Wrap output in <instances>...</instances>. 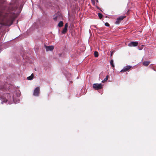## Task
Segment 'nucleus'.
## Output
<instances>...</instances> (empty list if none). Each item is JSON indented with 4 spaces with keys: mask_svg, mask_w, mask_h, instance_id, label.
<instances>
[{
    "mask_svg": "<svg viewBox=\"0 0 156 156\" xmlns=\"http://www.w3.org/2000/svg\"><path fill=\"white\" fill-rule=\"evenodd\" d=\"M17 7L18 6L16 3L11 4L9 7V9L10 10L14 11L16 10Z\"/></svg>",
    "mask_w": 156,
    "mask_h": 156,
    "instance_id": "nucleus-3",
    "label": "nucleus"
},
{
    "mask_svg": "<svg viewBox=\"0 0 156 156\" xmlns=\"http://www.w3.org/2000/svg\"><path fill=\"white\" fill-rule=\"evenodd\" d=\"M105 25L106 27H109L110 25L108 23H105Z\"/></svg>",
    "mask_w": 156,
    "mask_h": 156,
    "instance_id": "nucleus-18",
    "label": "nucleus"
},
{
    "mask_svg": "<svg viewBox=\"0 0 156 156\" xmlns=\"http://www.w3.org/2000/svg\"><path fill=\"white\" fill-rule=\"evenodd\" d=\"M150 61H144L143 62V65L145 66H147L150 63Z\"/></svg>",
    "mask_w": 156,
    "mask_h": 156,
    "instance_id": "nucleus-10",
    "label": "nucleus"
},
{
    "mask_svg": "<svg viewBox=\"0 0 156 156\" xmlns=\"http://www.w3.org/2000/svg\"><path fill=\"white\" fill-rule=\"evenodd\" d=\"M68 26V24H67V23H66L65 24L64 27L67 28Z\"/></svg>",
    "mask_w": 156,
    "mask_h": 156,
    "instance_id": "nucleus-19",
    "label": "nucleus"
},
{
    "mask_svg": "<svg viewBox=\"0 0 156 156\" xmlns=\"http://www.w3.org/2000/svg\"><path fill=\"white\" fill-rule=\"evenodd\" d=\"M67 28L64 27L62 31V33L63 34H65L67 32Z\"/></svg>",
    "mask_w": 156,
    "mask_h": 156,
    "instance_id": "nucleus-14",
    "label": "nucleus"
},
{
    "mask_svg": "<svg viewBox=\"0 0 156 156\" xmlns=\"http://www.w3.org/2000/svg\"><path fill=\"white\" fill-rule=\"evenodd\" d=\"M39 93L40 88L39 87H36L34 90L33 95L35 96H38L39 95Z\"/></svg>",
    "mask_w": 156,
    "mask_h": 156,
    "instance_id": "nucleus-5",
    "label": "nucleus"
},
{
    "mask_svg": "<svg viewBox=\"0 0 156 156\" xmlns=\"http://www.w3.org/2000/svg\"><path fill=\"white\" fill-rule=\"evenodd\" d=\"M114 52V51H113L111 52V56H112L113 55V54Z\"/></svg>",
    "mask_w": 156,
    "mask_h": 156,
    "instance_id": "nucleus-21",
    "label": "nucleus"
},
{
    "mask_svg": "<svg viewBox=\"0 0 156 156\" xmlns=\"http://www.w3.org/2000/svg\"><path fill=\"white\" fill-rule=\"evenodd\" d=\"M34 77V74L33 73H32L30 76H28L27 77V79L28 80H30L32 79Z\"/></svg>",
    "mask_w": 156,
    "mask_h": 156,
    "instance_id": "nucleus-12",
    "label": "nucleus"
},
{
    "mask_svg": "<svg viewBox=\"0 0 156 156\" xmlns=\"http://www.w3.org/2000/svg\"><path fill=\"white\" fill-rule=\"evenodd\" d=\"M6 0H0V20L2 21H4L7 20L9 22L10 24H8V23L6 24L7 26H10L12 23V17H10L8 19H7V17L9 15L6 14H5L2 12V10L3 9V5L2 4L5 2Z\"/></svg>",
    "mask_w": 156,
    "mask_h": 156,
    "instance_id": "nucleus-1",
    "label": "nucleus"
},
{
    "mask_svg": "<svg viewBox=\"0 0 156 156\" xmlns=\"http://www.w3.org/2000/svg\"><path fill=\"white\" fill-rule=\"evenodd\" d=\"M108 77H109V76L108 75L107 76L106 78H105L104 79V80L102 81V82L103 83H104L105 82H106L107 81V80H108Z\"/></svg>",
    "mask_w": 156,
    "mask_h": 156,
    "instance_id": "nucleus-15",
    "label": "nucleus"
},
{
    "mask_svg": "<svg viewBox=\"0 0 156 156\" xmlns=\"http://www.w3.org/2000/svg\"><path fill=\"white\" fill-rule=\"evenodd\" d=\"M44 47L47 51H52L54 48V46H47L46 45H44Z\"/></svg>",
    "mask_w": 156,
    "mask_h": 156,
    "instance_id": "nucleus-8",
    "label": "nucleus"
},
{
    "mask_svg": "<svg viewBox=\"0 0 156 156\" xmlns=\"http://www.w3.org/2000/svg\"><path fill=\"white\" fill-rule=\"evenodd\" d=\"M94 56L96 57H97L98 56V52L97 51H95L94 52Z\"/></svg>",
    "mask_w": 156,
    "mask_h": 156,
    "instance_id": "nucleus-16",
    "label": "nucleus"
},
{
    "mask_svg": "<svg viewBox=\"0 0 156 156\" xmlns=\"http://www.w3.org/2000/svg\"><path fill=\"white\" fill-rule=\"evenodd\" d=\"M93 88L95 90H98L102 89L103 87V85L101 83H94L93 85Z\"/></svg>",
    "mask_w": 156,
    "mask_h": 156,
    "instance_id": "nucleus-2",
    "label": "nucleus"
},
{
    "mask_svg": "<svg viewBox=\"0 0 156 156\" xmlns=\"http://www.w3.org/2000/svg\"><path fill=\"white\" fill-rule=\"evenodd\" d=\"M132 67L130 66H126L124 67L123 69H122L121 71V72H125L126 71H129L130 69H131V68Z\"/></svg>",
    "mask_w": 156,
    "mask_h": 156,
    "instance_id": "nucleus-6",
    "label": "nucleus"
},
{
    "mask_svg": "<svg viewBox=\"0 0 156 156\" xmlns=\"http://www.w3.org/2000/svg\"><path fill=\"white\" fill-rule=\"evenodd\" d=\"M98 16L100 18V19H101L103 17V15L101 13H98Z\"/></svg>",
    "mask_w": 156,
    "mask_h": 156,
    "instance_id": "nucleus-17",
    "label": "nucleus"
},
{
    "mask_svg": "<svg viewBox=\"0 0 156 156\" xmlns=\"http://www.w3.org/2000/svg\"><path fill=\"white\" fill-rule=\"evenodd\" d=\"M9 96H10V94H7V96L8 97Z\"/></svg>",
    "mask_w": 156,
    "mask_h": 156,
    "instance_id": "nucleus-23",
    "label": "nucleus"
},
{
    "mask_svg": "<svg viewBox=\"0 0 156 156\" xmlns=\"http://www.w3.org/2000/svg\"><path fill=\"white\" fill-rule=\"evenodd\" d=\"M7 99H4V100L3 101H3L5 103V102H7Z\"/></svg>",
    "mask_w": 156,
    "mask_h": 156,
    "instance_id": "nucleus-20",
    "label": "nucleus"
},
{
    "mask_svg": "<svg viewBox=\"0 0 156 156\" xmlns=\"http://www.w3.org/2000/svg\"><path fill=\"white\" fill-rule=\"evenodd\" d=\"M63 25V23L62 21H60L58 24V26L59 27H62Z\"/></svg>",
    "mask_w": 156,
    "mask_h": 156,
    "instance_id": "nucleus-13",
    "label": "nucleus"
},
{
    "mask_svg": "<svg viewBox=\"0 0 156 156\" xmlns=\"http://www.w3.org/2000/svg\"><path fill=\"white\" fill-rule=\"evenodd\" d=\"M60 16L59 15L56 14L53 16V20L55 21L59 20L60 19Z\"/></svg>",
    "mask_w": 156,
    "mask_h": 156,
    "instance_id": "nucleus-9",
    "label": "nucleus"
},
{
    "mask_svg": "<svg viewBox=\"0 0 156 156\" xmlns=\"http://www.w3.org/2000/svg\"><path fill=\"white\" fill-rule=\"evenodd\" d=\"M96 0V1L98 2V0Z\"/></svg>",
    "mask_w": 156,
    "mask_h": 156,
    "instance_id": "nucleus-24",
    "label": "nucleus"
},
{
    "mask_svg": "<svg viewBox=\"0 0 156 156\" xmlns=\"http://www.w3.org/2000/svg\"><path fill=\"white\" fill-rule=\"evenodd\" d=\"M110 64L113 67V69H114L115 68V65L113 63V61L112 59H111L110 61Z\"/></svg>",
    "mask_w": 156,
    "mask_h": 156,
    "instance_id": "nucleus-11",
    "label": "nucleus"
},
{
    "mask_svg": "<svg viewBox=\"0 0 156 156\" xmlns=\"http://www.w3.org/2000/svg\"><path fill=\"white\" fill-rule=\"evenodd\" d=\"M138 43L136 41H132L130 42L128 45L129 47H136L137 46Z\"/></svg>",
    "mask_w": 156,
    "mask_h": 156,
    "instance_id": "nucleus-7",
    "label": "nucleus"
},
{
    "mask_svg": "<svg viewBox=\"0 0 156 156\" xmlns=\"http://www.w3.org/2000/svg\"><path fill=\"white\" fill-rule=\"evenodd\" d=\"M126 16H122L116 19V22H115V24H119L125 18H126Z\"/></svg>",
    "mask_w": 156,
    "mask_h": 156,
    "instance_id": "nucleus-4",
    "label": "nucleus"
},
{
    "mask_svg": "<svg viewBox=\"0 0 156 156\" xmlns=\"http://www.w3.org/2000/svg\"><path fill=\"white\" fill-rule=\"evenodd\" d=\"M10 99H13V96H12V97L11 96L10 97Z\"/></svg>",
    "mask_w": 156,
    "mask_h": 156,
    "instance_id": "nucleus-22",
    "label": "nucleus"
}]
</instances>
